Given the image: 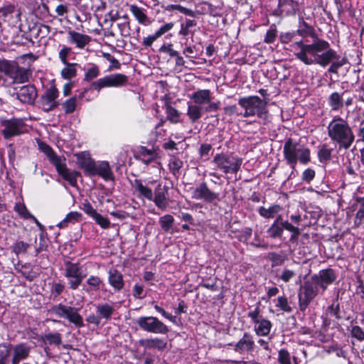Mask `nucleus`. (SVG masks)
Listing matches in <instances>:
<instances>
[{
    "label": "nucleus",
    "mask_w": 364,
    "mask_h": 364,
    "mask_svg": "<svg viewBox=\"0 0 364 364\" xmlns=\"http://www.w3.org/2000/svg\"><path fill=\"white\" fill-rule=\"evenodd\" d=\"M290 47L295 57L307 65L318 64L326 67L337 58V53L331 48L328 42L318 37L311 44L301 40L292 43Z\"/></svg>",
    "instance_id": "obj_1"
},
{
    "label": "nucleus",
    "mask_w": 364,
    "mask_h": 364,
    "mask_svg": "<svg viewBox=\"0 0 364 364\" xmlns=\"http://www.w3.org/2000/svg\"><path fill=\"white\" fill-rule=\"evenodd\" d=\"M328 136L340 149H348L355 140L353 131L347 120L335 116L327 127Z\"/></svg>",
    "instance_id": "obj_2"
},
{
    "label": "nucleus",
    "mask_w": 364,
    "mask_h": 364,
    "mask_svg": "<svg viewBox=\"0 0 364 364\" xmlns=\"http://www.w3.org/2000/svg\"><path fill=\"white\" fill-rule=\"evenodd\" d=\"M239 105L243 109L244 117H257L262 124H267L272 120L267 102L256 95L243 97L238 100Z\"/></svg>",
    "instance_id": "obj_3"
},
{
    "label": "nucleus",
    "mask_w": 364,
    "mask_h": 364,
    "mask_svg": "<svg viewBox=\"0 0 364 364\" xmlns=\"http://www.w3.org/2000/svg\"><path fill=\"white\" fill-rule=\"evenodd\" d=\"M283 153L288 165L294 170L298 162L306 165L311 161L310 149L289 139L284 144Z\"/></svg>",
    "instance_id": "obj_4"
},
{
    "label": "nucleus",
    "mask_w": 364,
    "mask_h": 364,
    "mask_svg": "<svg viewBox=\"0 0 364 364\" xmlns=\"http://www.w3.org/2000/svg\"><path fill=\"white\" fill-rule=\"evenodd\" d=\"M213 162L223 173H235L240 170L242 164V159L232 155L218 154L214 156Z\"/></svg>",
    "instance_id": "obj_5"
},
{
    "label": "nucleus",
    "mask_w": 364,
    "mask_h": 364,
    "mask_svg": "<svg viewBox=\"0 0 364 364\" xmlns=\"http://www.w3.org/2000/svg\"><path fill=\"white\" fill-rule=\"evenodd\" d=\"M49 312L60 318L68 319L77 327H81L84 325L82 317L75 307L58 304L53 306L49 309Z\"/></svg>",
    "instance_id": "obj_6"
},
{
    "label": "nucleus",
    "mask_w": 364,
    "mask_h": 364,
    "mask_svg": "<svg viewBox=\"0 0 364 364\" xmlns=\"http://www.w3.org/2000/svg\"><path fill=\"white\" fill-rule=\"evenodd\" d=\"M65 277L68 281L70 289H77L81 284L87 274L83 271L82 266L79 263L65 262Z\"/></svg>",
    "instance_id": "obj_7"
},
{
    "label": "nucleus",
    "mask_w": 364,
    "mask_h": 364,
    "mask_svg": "<svg viewBox=\"0 0 364 364\" xmlns=\"http://www.w3.org/2000/svg\"><path fill=\"white\" fill-rule=\"evenodd\" d=\"M139 327L146 332L155 334H166L168 327L155 316H141L136 321Z\"/></svg>",
    "instance_id": "obj_8"
},
{
    "label": "nucleus",
    "mask_w": 364,
    "mask_h": 364,
    "mask_svg": "<svg viewBox=\"0 0 364 364\" xmlns=\"http://www.w3.org/2000/svg\"><path fill=\"white\" fill-rule=\"evenodd\" d=\"M3 73L16 83L28 81L31 72L28 69L20 67L16 63L9 61L3 65Z\"/></svg>",
    "instance_id": "obj_9"
},
{
    "label": "nucleus",
    "mask_w": 364,
    "mask_h": 364,
    "mask_svg": "<svg viewBox=\"0 0 364 364\" xmlns=\"http://www.w3.org/2000/svg\"><path fill=\"white\" fill-rule=\"evenodd\" d=\"M248 317L254 324V330L259 336H265L269 334L272 328V323L264 318L261 314L259 306L248 312Z\"/></svg>",
    "instance_id": "obj_10"
},
{
    "label": "nucleus",
    "mask_w": 364,
    "mask_h": 364,
    "mask_svg": "<svg viewBox=\"0 0 364 364\" xmlns=\"http://www.w3.org/2000/svg\"><path fill=\"white\" fill-rule=\"evenodd\" d=\"M318 282L316 277H311L304 282L299 294V300L301 306L306 307L318 294Z\"/></svg>",
    "instance_id": "obj_11"
},
{
    "label": "nucleus",
    "mask_w": 364,
    "mask_h": 364,
    "mask_svg": "<svg viewBox=\"0 0 364 364\" xmlns=\"http://www.w3.org/2000/svg\"><path fill=\"white\" fill-rule=\"evenodd\" d=\"M4 129L2 134L5 139L22 134L27 132V127L23 119L14 118L1 122Z\"/></svg>",
    "instance_id": "obj_12"
},
{
    "label": "nucleus",
    "mask_w": 364,
    "mask_h": 364,
    "mask_svg": "<svg viewBox=\"0 0 364 364\" xmlns=\"http://www.w3.org/2000/svg\"><path fill=\"white\" fill-rule=\"evenodd\" d=\"M190 191L191 198L195 200L212 203L219 199V193L210 191L205 183H201L198 186L191 188Z\"/></svg>",
    "instance_id": "obj_13"
},
{
    "label": "nucleus",
    "mask_w": 364,
    "mask_h": 364,
    "mask_svg": "<svg viewBox=\"0 0 364 364\" xmlns=\"http://www.w3.org/2000/svg\"><path fill=\"white\" fill-rule=\"evenodd\" d=\"M59 92L55 86L47 89L40 99V106L45 112H49L59 105L57 98Z\"/></svg>",
    "instance_id": "obj_14"
},
{
    "label": "nucleus",
    "mask_w": 364,
    "mask_h": 364,
    "mask_svg": "<svg viewBox=\"0 0 364 364\" xmlns=\"http://www.w3.org/2000/svg\"><path fill=\"white\" fill-rule=\"evenodd\" d=\"M67 40L69 43L75 45L77 48L84 49L90 43L92 38L88 35L69 29Z\"/></svg>",
    "instance_id": "obj_15"
},
{
    "label": "nucleus",
    "mask_w": 364,
    "mask_h": 364,
    "mask_svg": "<svg viewBox=\"0 0 364 364\" xmlns=\"http://www.w3.org/2000/svg\"><path fill=\"white\" fill-rule=\"evenodd\" d=\"M58 173L72 186H75L77 185V178L80 174L79 172L75 171H70L66 167L65 163V159L60 160L55 166Z\"/></svg>",
    "instance_id": "obj_16"
},
{
    "label": "nucleus",
    "mask_w": 364,
    "mask_h": 364,
    "mask_svg": "<svg viewBox=\"0 0 364 364\" xmlns=\"http://www.w3.org/2000/svg\"><path fill=\"white\" fill-rule=\"evenodd\" d=\"M151 201H153L158 208L165 210L169 203L168 188L165 186L161 188V184H159L154 193V200Z\"/></svg>",
    "instance_id": "obj_17"
},
{
    "label": "nucleus",
    "mask_w": 364,
    "mask_h": 364,
    "mask_svg": "<svg viewBox=\"0 0 364 364\" xmlns=\"http://www.w3.org/2000/svg\"><path fill=\"white\" fill-rule=\"evenodd\" d=\"M17 99L23 103L32 104L37 97L36 87L31 85L21 87L16 92Z\"/></svg>",
    "instance_id": "obj_18"
},
{
    "label": "nucleus",
    "mask_w": 364,
    "mask_h": 364,
    "mask_svg": "<svg viewBox=\"0 0 364 364\" xmlns=\"http://www.w3.org/2000/svg\"><path fill=\"white\" fill-rule=\"evenodd\" d=\"M77 164L82 168L85 173L90 176L93 173L95 161L91 158L89 153L82 151L76 154Z\"/></svg>",
    "instance_id": "obj_19"
},
{
    "label": "nucleus",
    "mask_w": 364,
    "mask_h": 364,
    "mask_svg": "<svg viewBox=\"0 0 364 364\" xmlns=\"http://www.w3.org/2000/svg\"><path fill=\"white\" fill-rule=\"evenodd\" d=\"M312 277H316L318 285L324 291L327 286L331 284L336 279V276L331 269L321 270L318 274H314Z\"/></svg>",
    "instance_id": "obj_20"
},
{
    "label": "nucleus",
    "mask_w": 364,
    "mask_h": 364,
    "mask_svg": "<svg viewBox=\"0 0 364 364\" xmlns=\"http://www.w3.org/2000/svg\"><path fill=\"white\" fill-rule=\"evenodd\" d=\"M132 186L134 191L137 193L139 198L146 199L149 201L154 200V192L151 188L144 185L139 179H135L132 183Z\"/></svg>",
    "instance_id": "obj_21"
},
{
    "label": "nucleus",
    "mask_w": 364,
    "mask_h": 364,
    "mask_svg": "<svg viewBox=\"0 0 364 364\" xmlns=\"http://www.w3.org/2000/svg\"><path fill=\"white\" fill-rule=\"evenodd\" d=\"M98 175L105 181L112 180L113 178L112 172L109 164L107 161H99L95 163L93 173L90 176Z\"/></svg>",
    "instance_id": "obj_22"
},
{
    "label": "nucleus",
    "mask_w": 364,
    "mask_h": 364,
    "mask_svg": "<svg viewBox=\"0 0 364 364\" xmlns=\"http://www.w3.org/2000/svg\"><path fill=\"white\" fill-rule=\"evenodd\" d=\"M191 99L194 104L201 106L205 105L212 100V93L210 90H198L191 95Z\"/></svg>",
    "instance_id": "obj_23"
},
{
    "label": "nucleus",
    "mask_w": 364,
    "mask_h": 364,
    "mask_svg": "<svg viewBox=\"0 0 364 364\" xmlns=\"http://www.w3.org/2000/svg\"><path fill=\"white\" fill-rule=\"evenodd\" d=\"M139 342L142 346L148 349L163 350L167 346L166 341L159 338L142 339Z\"/></svg>",
    "instance_id": "obj_24"
},
{
    "label": "nucleus",
    "mask_w": 364,
    "mask_h": 364,
    "mask_svg": "<svg viewBox=\"0 0 364 364\" xmlns=\"http://www.w3.org/2000/svg\"><path fill=\"white\" fill-rule=\"evenodd\" d=\"M254 341L251 336L245 333L243 337L235 344V350L239 353H245L253 348Z\"/></svg>",
    "instance_id": "obj_25"
},
{
    "label": "nucleus",
    "mask_w": 364,
    "mask_h": 364,
    "mask_svg": "<svg viewBox=\"0 0 364 364\" xmlns=\"http://www.w3.org/2000/svg\"><path fill=\"white\" fill-rule=\"evenodd\" d=\"M30 348L24 344H18L14 348V357L12 364H18L23 359H26L29 354Z\"/></svg>",
    "instance_id": "obj_26"
},
{
    "label": "nucleus",
    "mask_w": 364,
    "mask_h": 364,
    "mask_svg": "<svg viewBox=\"0 0 364 364\" xmlns=\"http://www.w3.org/2000/svg\"><path fill=\"white\" fill-rule=\"evenodd\" d=\"M39 149L43 151L48 158L51 164L55 166L63 157L58 156L53 149L47 144L40 141L38 143Z\"/></svg>",
    "instance_id": "obj_27"
},
{
    "label": "nucleus",
    "mask_w": 364,
    "mask_h": 364,
    "mask_svg": "<svg viewBox=\"0 0 364 364\" xmlns=\"http://www.w3.org/2000/svg\"><path fill=\"white\" fill-rule=\"evenodd\" d=\"M114 311L113 305L107 303L99 304L96 306V312L100 319H109Z\"/></svg>",
    "instance_id": "obj_28"
},
{
    "label": "nucleus",
    "mask_w": 364,
    "mask_h": 364,
    "mask_svg": "<svg viewBox=\"0 0 364 364\" xmlns=\"http://www.w3.org/2000/svg\"><path fill=\"white\" fill-rule=\"evenodd\" d=\"M109 283L116 290L122 289L124 282L121 273L116 269H110L109 272Z\"/></svg>",
    "instance_id": "obj_29"
},
{
    "label": "nucleus",
    "mask_w": 364,
    "mask_h": 364,
    "mask_svg": "<svg viewBox=\"0 0 364 364\" xmlns=\"http://www.w3.org/2000/svg\"><path fill=\"white\" fill-rule=\"evenodd\" d=\"M298 35L301 36L302 38L311 37L315 39L316 38V35L315 33V30L311 26H309L306 22H305L303 19L299 21L298 29L296 32Z\"/></svg>",
    "instance_id": "obj_30"
},
{
    "label": "nucleus",
    "mask_w": 364,
    "mask_h": 364,
    "mask_svg": "<svg viewBox=\"0 0 364 364\" xmlns=\"http://www.w3.org/2000/svg\"><path fill=\"white\" fill-rule=\"evenodd\" d=\"M187 116L192 123L196 122L203 115V107L196 104L188 103Z\"/></svg>",
    "instance_id": "obj_31"
},
{
    "label": "nucleus",
    "mask_w": 364,
    "mask_h": 364,
    "mask_svg": "<svg viewBox=\"0 0 364 364\" xmlns=\"http://www.w3.org/2000/svg\"><path fill=\"white\" fill-rule=\"evenodd\" d=\"M129 9L139 23L143 25H147L149 23V19L145 9L134 4L130 5Z\"/></svg>",
    "instance_id": "obj_32"
},
{
    "label": "nucleus",
    "mask_w": 364,
    "mask_h": 364,
    "mask_svg": "<svg viewBox=\"0 0 364 364\" xmlns=\"http://www.w3.org/2000/svg\"><path fill=\"white\" fill-rule=\"evenodd\" d=\"M279 7L281 9L280 12L282 14L291 15L296 12L298 4L294 0H287L285 1L279 0Z\"/></svg>",
    "instance_id": "obj_33"
},
{
    "label": "nucleus",
    "mask_w": 364,
    "mask_h": 364,
    "mask_svg": "<svg viewBox=\"0 0 364 364\" xmlns=\"http://www.w3.org/2000/svg\"><path fill=\"white\" fill-rule=\"evenodd\" d=\"M158 154L154 149H149L146 147H141L139 151V158L144 164H149L155 161Z\"/></svg>",
    "instance_id": "obj_34"
},
{
    "label": "nucleus",
    "mask_w": 364,
    "mask_h": 364,
    "mask_svg": "<svg viewBox=\"0 0 364 364\" xmlns=\"http://www.w3.org/2000/svg\"><path fill=\"white\" fill-rule=\"evenodd\" d=\"M282 208L281 205L274 204L269 208L260 207L258 209L259 214L264 218H272L276 216L281 210Z\"/></svg>",
    "instance_id": "obj_35"
},
{
    "label": "nucleus",
    "mask_w": 364,
    "mask_h": 364,
    "mask_svg": "<svg viewBox=\"0 0 364 364\" xmlns=\"http://www.w3.org/2000/svg\"><path fill=\"white\" fill-rule=\"evenodd\" d=\"M106 76L111 87H122L127 84L128 80L127 76L121 73L112 74Z\"/></svg>",
    "instance_id": "obj_36"
},
{
    "label": "nucleus",
    "mask_w": 364,
    "mask_h": 364,
    "mask_svg": "<svg viewBox=\"0 0 364 364\" xmlns=\"http://www.w3.org/2000/svg\"><path fill=\"white\" fill-rule=\"evenodd\" d=\"M328 105L332 111H338L343 105L342 95L333 92L328 97Z\"/></svg>",
    "instance_id": "obj_37"
},
{
    "label": "nucleus",
    "mask_w": 364,
    "mask_h": 364,
    "mask_svg": "<svg viewBox=\"0 0 364 364\" xmlns=\"http://www.w3.org/2000/svg\"><path fill=\"white\" fill-rule=\"evenodd\" d=\"M81 214L76 211L69 213L65 218L57 224L59 228H65L68 226L70 223H75L79 221Z\"/></svg>",
    "instance_id": "obj_38"
},
{
    "label": "nucleus",
    "mask_w": 364,
    "mask_h": 364,
    "mask_svg": "<svg viewBox=\"0 0 364 364\" xmlns=\"http://www.w3.org/2000/svg\"><path fill=\"white\" fill-rule=\"evenodd\" d=\"M43 341L46 344L58 346L62 343V336L58 332H50L43 336Z\"/></svg>",
    "instance_id": "obj_39"
},
{
    "label": "nucleus",
    "mask_w": 364,
    "mask_h": 364,
    "mask_svg": "<svg viewBox=\"0 0 364 364\" xmlns=\"http://www.w3.org/2000/svg\"><path fill=\"white\" fill-rule=\"evenodd\" d=\"M183 165V162L175 156H171L168 161V168L170 172L174 175L178 176L180 173V170Z\"/></svg>",
    "instance_id": "obj_40"
},
{
    "label": "nucleus",
    "mask_w": 364,
    "mask_h": 364,
    "mask_svg": "<svg viewBox=\"0 0 364 364\" xmlns=\"http://www.w3.org/2000/svg\"><path fill=\"white\" fill-rule=\"evenodd\" d=\"M281 220V216L279 215L277 220L272 223L270 228L268 230V232L271 237L276 238L281 237L283 233V227L282 225H279L278 222Z\"/></svg>",
    "instance_id": "obj_41"
},
{
    "label": "nucleus",
    "mask_w": 364,
    "mask_h": 364,
    "mask_svg": "<svg viewBox=\"0 0 364 364\" xmlns=\"http://www.w3.org/2000/svg\"><path fill=\"white\" fill-rule=\"evenodd\" d=\"M14 209L18 213V215L24 220H29L33 215L29 212L26 205L23 203H16Z\"/></svg>",
    "instance_id": "obj_42"
},
{
    "label": "nucleus",
    "mask_w": 364,
    "mask_h": 364,
    "mask_svg": "<svg viewBox=\"0 0 364 364\" xmlns=\"http://www.w3.org/2000/svg\"><path fill=\"white\" fill-rule=\"evenodd\" d=\"M274 301L276 303V307L279 310L286 313H290L292 311L286 296H279L277 299H274Z\"/></svg>",
    "instance_id": "obj_43"
},
{
    "label": "nucleus",
    "mask_w": 364,
    "mask_h": 364,
    "mask_svg": "<svg viewBox=\"0 0 364 364\" xmlns=\"http://www.w3.org/2000/svg\"><path fill=\"white\" fill-rule=\"evenodd\" d=\"M61 70V76L65 80H70L76 76L77 70L74 63H68Z\"/></svg>",
    "instance_id": "obj_44"
},
{
    "label": "nucleus",
    "mask_w": 364,
    "mask_h": 364,
    "mask_svg": "<svg viewBox=\"0 0 364 364\" xmlns=\"http://www.w3.org/2000/svg\"><path fill=\"white\" fill-rule=\"evenodd\" d=\"M166 112L167 119L173 124L180 122V112L171 105H167L166 107Z\"/></svg>",
    "instance_id": "obj_45"
},
{
    "label": "nucleus",
    "mask_w": 364,
    "mask_h": 364,
    "mask_svg": "<svg viewBox=\"0 0 364 364\" xmlns=\"http://www.w3.org/2000/svg\"><path fill=\"white\" fill-rule=\"evenodd\" d=\"M173 217L168 214L161 217L159 220L161 228L166 232L170 230L173 224Z\"/></svg>",
    "instance_id": "obj_46"
},
{
    "label": "nucleus",
    "mask_w": 364,
    "mask_h": 364,
    "mask_svg": "<svg viewBox=\"0 0 364 364\" xmlns=\"http://www.w3.org/2000/svg\"><path fill=\"white\" fill-rule=\"evenodd\" d=\"M196 25V22L193 20L186 19L184 23L181 24V29L178 32L179 35L187 36L191 33V28Z\"/></svg>",
    "instance_id": "obj_47"
},
{
    "label": "nucleus",
    "mask_w": 364,
    "mask_h": 364,
    "mask_svg": "<svg viewBox=\"0 0 364 364\" xmlns=\"http://www.w3.org/2000/svg\"><path fill=\"white\" fill-rule=\"evenodd\" d=\"M333 149L328 148L326 144H323L319 149L318 157L320 162H326L330 160Z\"/></svg>",
    "instance_id": "obj_48"
},
{
    "label": "nucleus",
    "mask_w": 364,
    "mask_h": 364,
    "mask_svg": "<svg viewBox=\"0 0 364 364\" xmlns=\"http://www.w3.org/2000/svg\"><path fill=\"white\" fill-rule=\"evenodd\" d=\"M86 282L92 291L99 290L102 284H103L102 280L99 277L93 275L90 276Z\"/></svg>",
    "instance_id": "obj_49"
},
{
    "label": "nucleus",
    "mask_w": 364,
    "mask_h": 364,
    "mask_svg": "<svg viewBox=\"0 0 364 364\" xmlns=\"http://www.w3.org/2000/svg\"><path fill=\"white\" fill-rule=\"evenodd\" d=\"M100 75V69L97 65L92 64L87 70L85 74V80L86 81H91L93 79L97 77Z\"/></svg>",
    "instance_id": "obj_50"
},
{
    "label": "nucleus",
    "mask_w": 364,
    "mask_h": 364,
    "mask_svg": "<svg viewBox=\"0 0 364 364\" xmlns=\"http://www.w3.org/2000/svg\"><path fill=\"white\" fill-rule=\"evenodd\" d=\"M281 225L283 227V230L285 229L292 233L291 236V240H296L300 235V230L297 227L294 226L288 221H284L281 223Z\"/></svg>",
    "instance_id": "obj_51"
},
{
    "label": "nucleus",
    "mask_w": 364,
    "mask_h": 364,
    "mask_svg": "<svg viewBox=\"0 0 364 364\" xmlns=\"http://www.w3.org/2000/svg\"><path fill=\"white\" fill-rule=\"evenodd\" d=\"M165 9L166 11L177 10L182 14H184L190 16H194L195 15L194 11L189 9L185 8L179 4H169L166 6Z\"/></svg>",
    "instance_id": "obj_52"
},
{
    "label": "nucleus",
    "mask_w": 364,
    "mask_h": 364,
    "mask_svg": "<svg viewBox=\"0 0 364 364\" xmlns=\"http://www.w3.org/2000/svg\"><path fill=\"white\" fill-rule=\"evenodd\" d=\"M105 87H111L107 76L98 79L91 85V88L98 92Z\"/></svg>",
    "instance_id": "obj_53"
},
{
    "label": "nucleus",
    "mask_w": 364,
    "mask_h": 364,
    "mask_svg": "<svg viewBox=\"0 0 364 364\" xmlns=\"http://www.w3.org/2000/svg\"><path fill=\"white\" fill-rule=\"evenodd\" d=\"M277 360L279 364H291L289 352L284 348L280 349L278 352Z\"/></svg>",
    "instance_id": "obj_54"
},
{
    "label": "nucleus",
    "mask_w": 364,
    "mask_h": 364,
    "mask_svg": "<svg viewBox=\"0 0 364 364\" xmlns=\"http://www.w3.org/2000/svg\"><path fill=\"white\" fill-rule=\"evenodd\" d=\"M76 100V97H73L63 104V108L66 114L73 113L75 110Z\"/></svg>",
    "instance_id": "obj_55"
},
{
    "label": "nucleus",
    "mask_w": 364,
    "mask_h": 364,
    "mask_svg": "<svg viewBox=\"0 0 364 364\" xmlns=\"http://www.w3.org/2000/svg\"><path fill=\"white\" fill-rule=\"evenodd\" d=\"M92 219L95 221V223L99 225L103 229H107L109 228L110 222L108 218H105L100 213H97Z\"/></svg>",
    "instance_id": "obj_56"
},
{
    "label": "nucleus",
    "mask_w": 364,
    "mask_h": 364,
    "mask_svg": "<svg viewBox=\"0 0 364 364\" xmlns=\"http://www.w3.org/2000/svg\"><path fill=\"white\" fill-rule=\"evenodd\" d=\"M29 247V245L26 242H24L23 241H18L13 245V251L14 252L18 255L21 253H25L28 248Z\"/></svg>",
    "instance_id": "obj_57"
},
{
    "label": "nucleus",
    "mask_w": 364,
    "mask_h": 364,
    "mask_svg": "<svg viewBox=\"0 0 364 364\" xmlns=\"http://www.w3.org/2000/svg\"><path fill=\"white\" fill-rule=\"evenodd\" d=\"M350 333L352 336L358 341L364 340V331L360 326H353Z\"/></svg>",
    "instance_id": "obj_58"
},
{
    "label": "nucleus",
    "mask_w": 364,
    "mask_h": 364,
    "mask_svg": "<svg viewBox=\"0 0 364 364\" xmlns=\"http://www.w3.org/2000/svg\"><path fill=\"white\" fill-rule=\"evenodd\" d=\"M296 275L294 271L291 269H284L280 275V279L284 282H289L294 276Z\"/></svg>",
    "instance_id": "obj_59"
},
{
    "label": "nucleus",
    "mask_w": 364,
    "mask_h": 364,
    "mask_svg": "<svg viewBox=\"0 0 364 364\" xmlns=\"http://www.w3.org/2000/svg\"><path fill=\"white\" fill-rule=\"evenodd\" d=\"M71 51V48L64 46L60 51H59V58L60 59L61 62L64 65H68V56L70 54Z\"/></svg>",
    "instance_id": "obj_60"
},
{
    "label": "nucleus",
    "mask_w": 364,
    "mask_h": 364,
    "mask_svg": "<svg viewBox=\"0 0 364 364\" xmlns=\"http://www.w3.org/2000/svg\"><path fill=\"white\" fill-rule=\"evenodd\" d=\"M172 46L171 43L164 44L160 48L159 51L167 53L171 57L178 56V51L173 50Z\"/></svg>",
    "instance_id": "obj_61"
},
{
    "label": "nucleus",
    "mask_w": 364,
    "mask_h": 364,
    "mask_svg": "<svg viewBox=\"0 0 364 364\" xmlns=\"http://www.w3.org/2000/svg\"><path fill=\"white\" fill-rule=\"evenodd\" d=\"M10 352V345H7L5 343L0 344V360H4V359L9 355Z\"/></svg>",
    "instance_id": "obj_62"
},
{
    "label": "nucleus",
    "mask_w": 364,
    "mask_h": 364,
    "mask_svg": "<svg viewBox=\"0 0 364 364\" xmlns=\"http://www.w3.org/2000/svg\"><path fill=\"white\" fill-rule=\"evenodd\" d=\"M173 25L174 24L172 22H169V23H165L164 25L161 26L159 30H157L155 32L156 36H158L159 38L161 37L162 35H164L166 32H168L170 30H171L173 28Z\"/></svg>",
    "instance_id": "obj_63"
},
{
    "label": "nucleus",
    "mask_w": 364,
    "mask_h": 364,
    "mask_svg": "<svg viewBox=\"0 0 364 364\" xmlns=\"http://www.w3.org/2000/svg\"><path fill=\"white\" fill-rule=\"evenodd\" d=\"M315 177V171L312 168H306L302 173V180L309 183Z\"/></svg>",
    "instance_id": "obj_64"
}]
</instances>
